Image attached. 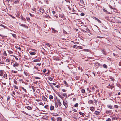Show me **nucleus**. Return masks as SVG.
<instances>
[{
  "instance_id": "nucleus-49",
  "label": "nucleus",
  "mask_w": 121,
  "mask_h": 121,
  "mask_svg": "<svg viewBox=\"0 0 121 121\" xmlns=\"http://www.w3.org/2000/svg\"><path fill=\"white\" fill-rule=\"evenodd\" d=\"M14 83L16 85L17 84V81L15 80L14 81Z\"/></svg>"
},
{
  "instance_id": "nucleus-6",
  "label": "nucleus",
  "mask_w": 121,
  "mask_h": 121,
  "mask_svg": "<svg viewBox=\"0 0 121 121\" xmlns=\"http://www.w3.org/2000/svg\"><path fill=\"white\" fill-rule=\"evenodd\" d=\"M95 65L96 66H99L100 65V64L99 63L96 62L95 63Z\"/></svg>"
},
{
  "instance_id": "nucleus-62",
  "label": "nucleus",
  "mask_w": 121,
  "mask_h": 121,
  "mask_svg": "<svg viewBox=\"0 0 121 121\" xmlns=\"http://www.w3.org/2000/svg\"><path fill=\"white\" fill-rule=\"evenodd\" d=\"M62 91L63 92H65L66 91L65 89H62Z\"/></svg>"
},
{
  "instance_id": "nucleus-61",
  "label": "nucleus",
  "mask_w": 121,
  "mask_h": 121,
  "mask_svg": "<svg viewBox=\"0 0 121 121\" xmlns=\"http://www.w3.org/2000/svg\"><path fill=\"white\" fill-rule=\"evenodd\" d=\"M82 31L83 32H84L85 33V32H87L86 31H85L84 30H82Z\"/></svg>"
},
{
  "instance_id": "nucleus-26",
  "label": "nucleus",
  "mask_w": 121,
  "mask_h": 121,
  "mask_svg": "<svg viewBox=\"0 0 121 121\" xmlns=\"http://www.w3.org/2000/svg\"><path fill=\"white\" fill-rule=\"evenodd\" d=\"M48 83H49V84L50 86H51L52 88L53 89V86L52 85V84L51 83H50V82H48Z\"/></svg>"
},
{
  "instance_id": "nucleus-2",
  "label": "nucleus",
  "mask_w": 121,
  "mask_h": 121,
  "mask_svg": "<svg viewBox=\"0 0 121 121\" xmlns=\"http://www.w3.org/2000/svg\"><path fill=\"white\" fill-rule=\"evenodd\" d=\"M68 102L66 101H65L63 100V104L64 105V106L65 107V108H66L68 107L67 104Z\"/></svg>"
},
{
  "instance_id": "nucleus-50",
  "label": "nucleus",
  "mask_w": 121,
  "mask_h": 121,
  "mask_svg": "<svg viewBox=\"0 0 121 121\" xmlns=\"http://www.w3.org/2000/svg\"><path fill=\"white\" fill-rule=\"evenodd\" d=\"M80 15L82 16H83L84 15V13H81Z\"/></svg>"
},
{
  "instance_id": "nucleus-41",
  "label": "nucleus",
  "mask_w": 121,
  "mask_h": 121,
  "mask_svg": "<svg viewBox=\"0 0 121 121\" xmlns=\"http://www.w3.org/2000/svg\"><path fill=\"white\" fill-rule=\"evenodd\" d=\"M6 62H10V60L9 59H7L6 60Z\"/></svg>"
},
{
  "instance_id": "nucleus-40",
  "label": "nucleus",
  "mask_w": 121,
  "mask_h": 121,
  "mask_svg": "<svg viewBox=\"0 0 121 121\" xmlns=\"http://www.w3.org/2000/svg\"><path fill=\"white\" fill-rule=\"evenodd\" d=\"M49 107V106L48 105H46L44 106V107L45 108L48 109V108Z\"/></svg>"
},
{
  "instance_id": "nucleus-56",
  "label": "nucleus",
  "mask_w": 121,
  "mask_h": 121,
  "mask_svg": "<svg viewBox=\"0 0 121 121\" xmlns=\"http://www.w3.org/2000/svg\"><path fill=\"white\" fill-rule=\"evenodd\" d=\"M34 69H35L36 70H38V68L36 66H34Z\"/></svg>"
},
{
  "instance_id": "nucleus-29",
  "label": "nucleus",
  "mask_w": 121,
  "mask_h": 121,
  "mask_svg": "<svg viewBox=\"0 0 121 121\" xmlns=\"http://www.w3.org/2000/svg\"><path fill=\"white\" fill-rule=\"evenodd\" d=\"M19 1V0H17L15 1L14 2V3L15 4H17L18 3Z\"/></svg>"
},
{
  "instance_id": "nucleus-48",
  "label": "nucleus",
  "mask_w": 121,
  "mask_h": 121,
  "mask_svg": "<svg viewBox=\"0 0 121 121\" xmlns=\"http://www.w3.org/2000/svg\"><path fill=\"white\" fill-rule=\"evenodd\" d=\"M55 118H54V117H52V121H56L54 120H55Z\"/></svg>"
},
{
  "instance_id": "nucleus-17",
  "label": "nucleus",
  "mask_w": 121,
  "mask_h": 121,
  "mask_svg": "<svg viewBox=\"0 0 121 121\" xmlns=\"http://www.w3.org/2000/svg\"><path fill=\"white\" fill-rule=\"evenodd\" d=\"M90 109L92 111H93L94 110V109L93 107H91L90 108Z\"/></svg>"
},
{
  "instance_id": "nucleus-51",
  "label": "nucleus",
  "mask_w": 121,
  "mask_h": 121,
  "mask_svg": "<svg viewBox=\"0 0 121 121\" xmlns=\"http://www.w3.org/2000/svg\"><path fill=\"white\" fill-rule=\"evenodd\" d=\"M111 119L110 118H108L106 120V121H111Z\"/></svg>"
},
{
  "instance_id": "nucleus-63",
  "label": "nucleus",
  "mask_w": 121,
  "mask_h": 121,
  "mask_svg": "<svg viewBox=\"0 0 121 121\" xmlns=\"http://www.w3.org/2000/svg\"><path fill=\"white\" fill-rule=\"evenodd\" d=\"M10 16L13 19H14L15 18V17H13L11 15H10Z\"/></svg>"
},
{
  "instance_id": "nucleus-37",
  "label": "nucleus",
  "mask_w": 121,
  "mask_h": 121,
  "mask_svg": "<svg viewBox=\"0 0 121 121\" xmlns=\"http://www.w3.org/2000/svg\"><path fill=\"white\" fill-rule=\"evenodd\" d=\"M52 30L54 31L55 32H57V30H55L54 28H52Z\"/></svg>"
},
{
  "instance_id": "nucleus-60",
  "label": "nucleus",
  "mask_w": 121,
  "mask_h": 121,
  "mask_svg": "<svg viewBox=\"0 0 121 121\" xmlns=\"http://www.w3.org/2000/svg\"><path fill=\"white\" fill-rule=\"evenodd\" d=\"M73 111H74V112H77V110H76L74 108H73Z\"/></svg>"
},
{
  "instance_id": "nucleus-64",
  "label": "nucleus",
  "mask_w": 121,
  "mask_h": 121,
  "mask_svg": "<svg viewBox=\"0 0 121 121\" xmlns=\"http://www.w3.org/2000/svg\"><path fill=\"white\" fill-rule=\"evenodd\" d=\"M115 119V118L114 117H113L112 119V120H114Z\"/></svg>"
},
{
  "instance_id": "nucleus-58",
  "label": "nucleus",
  "mask_w": 121,
  "mask_h": 121,
  "mask_svg": "<svg viewBox=\"0 0 121 121\" xmlns=\"http://www.w3.org/2000/svg\"><path fill=\"white\" fill-rule=\"evenodd\" d=\"M103 11L104 12H107V10H106V9H104L103 10Z\"/></svg>"
},
{
  "instance_id": "nucleus-55",
  "label": "nucleus",
  "mask_w": 121,
  "mask_h": 121,
  "mask_svg": "<svg viewBox=\"0 0 121 121\" xmlns=\"http://www.w3.org/2000/svg\"><path fill=\"white\" fill-rule=\"evenodd\" d=\"M77 46V45H73V48H76Z\"/></svg>"
},
{
  "instance_id": "nucleus-39",
  "label": "nucleus",
  "mask_w": 121,
  "mask_h": 121,
  "mask_svg": "<svg viewBox=\"0 0 121 121\" xmlns=\"http://www.w3.org/2000/svg\"><path fill=\"white\" fill-rule=\"evenodd\" d=\"M26 18V19L27 20V21H28V22H29L30 20V19L29 17H27Z\"/></svg>"
},
{
  "instance_id": "nucleus-5",
  "label": "nucleus",
  "mask_w": 121,
  "mask_h": 121,
  "mask_svg": "<svg viewBox=\"0 0 121 121\" xmlns=\"http://www.w3.org/2000/svg\"><path fill=\"white\" fill-rule=\"evenodd\" d=\"M40 11L42 13H43L44 12V10L43 9L41 8L40 9Z\"/></svg>"
},
{
  "instance_id": "nucleus-12",
  "label": "nucleus",
  "mask_w": 121,
  "mask_h": 121,
  "mask_svg": "<svg viewBox=\"0 0 121 121\" xmlns=\"http://www.w3.org/2000/svg\"><path fill=\"white\" fill-rule=\"evenodd\" d=\"M64 83L65 84V85L66 86H68V84L67 83V82L65 80L64 81Z\"/></svg>"
},
{
  "instance_id": "nucleus-14",
  "label": "nucleus",
  "mask_w": 121,
  "mask_h": 121,
  "mask_svg": "<svg viewBox=\"0 0 121 121\" xmlns=\"http://www.w3.org/2000/svg\"><path fill=\"white\" fill-rule=\"evenodd\" d=\"M111 110H106V113L107 114H108L111 113Z\"/></svg>"
},
{
  "instance_id": "nucleus-7",
  "label": "nucleus",
  "mask_w": 121,
  "mask_h": 121,
  "mask_svg": "<svg viewBox=\"0 0 121 121\" xmlns=\"http://www.w3.org/2000/svg\"><path fill=\"white\" fill-rule=\"evenodd\" d=\"M42 99L44 101H46L47 100V98L44 96L43 97Z\"/></svg>"
},
{
  "instance_id": "nucleus-31",
  "label": "nucleus",
  "mask_w": 121,
  "mask_h": 121,
  "mask_svg": "<svg viewBox=\"0 0 121 121\" xmlns=\"http://www.w3.org/2000/svg\"><path fill=\"white\" fill-rule=\"evenodd\" d=\"M48 78L49 80L51 81H52L53 79L51 77H48Z\"/></svg>"
},
{
  "instance_id": "nucleus-36",
  "label": "nucleus",
  "mask_w": 121,
  "mask_h": 121,
  "mask_svg": "<svg viewBox=\"0 0 121 121\" xmlns=\"http://www.w3.org/2000/svg\"><path fill=\"white\" fill-rule=\"evenodd\" d=\"M11 72L12 73H17V71H13V70L11 71Z\"/></svg>"
},
{
  "instance_id": "nucleus-54",
  "label": "nucleus",
  "mask_w": 121,
  "mask_h": 121,
  "mask_svg": "<svg viewBox=\"0 0 121 121\" xmlns=\"http://www.w3.org/2000/svg\"><path fill=\"white\" fill-rule=\"evenodd\" d=\"M114 106L115 108H118V106L116 105H115Z\"/></svg>"
},
{
  "instance_id": "nucleus-46",
  "label": "nucleus",
  "mask_w": 121,
  "mask_h": 121,
  "mask_svg": "<svg viewBox=\"0 0 121 121\" xmlns=\"http://www.w3.org/2000/svg\"><path fill=\"white\" fill-rule=\"evenodd\" d=\"M12 35L13 36L14 38H15L16 37V35L14 34H12Z\"/></svg>"
},
{
  "instance_id": "nucleus-16",
  "label": "nucleus",
  "mask_w": 121,
  "mask_h": 121,
  "mask_svg": "<svg viewBox=\"0 0 121 121\" xmlns=\"http://www.w3.org/2000/svg\"><path fill=\"white\" fill-rule=\"evenodd\" d=\"M65 1L68 4H70V2L69 0H65Z\"/></svg>"
},
{
  "instance_id": "nucleus-9",
  "label": "nucleus",
  "mask_w": 121,
  "mask_h": 121,
  "mask_svg": "<svg viewBox=\"0 0 121 121\" xmlns=\"http://www.w3.org/2000/svg\"><path fill=\"white\" fill-rule=\"evenodd\" d=\"M95 114L96 115H99V114L100 113V112H98L97 111H95Z\"/></svg>"
},
{
  "instance_id": "nucleus-28",
  "label": "nucleus",
  "mask_w": 121,
  "mask_h": 121,
  "mask_svg": "<svg viewBox=\"0 0 121 121\" xmlns=\"http://www.w3.org/2000/svg\"><path fill=\"white\" fill-rule=\"evenodd\" d=\"M108 107L109 108L112 109V106L111 105H107Z\"/></svg>"
},
{
  "instance_id": "nucleus-35",
  "label": "nucleus",
  "mask_w": 121,
  "mask_h": 121,
  "mask_svg": "<svg viewBox=\"0 0 121 121\" xmlns=\"http://www.w3.org/2000/svg\"><path fill=\"white\" fill-rule=\"evenodd\" d=\"M8 52L10 54H12L13 53V52L10 50H8Z\"/></svg>"
},
{
  "instance_id": "nucleus-22",
  "label": "nucleus",
  "mask_w": 121,
  "mask_h": 121,
  "mask_svg": "<svg viewBox=\"0 0 121 121\" xmlns=\"http://www.w3.org/2000/svg\"><path fill=\"white\" fill-rule=\"evenodd\" d=\"M30 54L31 55H35L36 54V53L35 52H31L30 53Z\"/></svg>"
},
{
  "instance_id": "nucleus-38",
  "label": "nucleus",
  "mask_w": 121,
  "mask_h": 121,
  "mask_svg": "<svg viewBox=\"0 0 121 121\" xmlns=\"http://www.w3.org/2000/svg\"><path fill=\"white\" fill-rule=\"evenodd\" d=\"M13 87L16 89H18V87L16 85H14L13 86Z\"/></svg>"
},
{
  "instance_id": "nucleus-10",
  "label": "nucleus",
  "mask_w": 121,
  "mask_h": 121,
  "mask_svg": "<svg viewBox=\"0 0 121 121\" xmlns=\"http://www.w3.org/2000/svg\"><path fill=\"white\" fill-rule=\"evenodd\" d=\"M21 18L22 19V20H23L25 21H26V19L24 17H23L22 15H21L20 16Z\"/></svg>"
},
{
  "instance_id": "nucleus-1",
  "label": "nucleus",
  "mask_w": 121,
  "mask_h": 121,
  "mask_svg": "<svg viewBox=\"0 0 121 121\" xmlns=\"http://www.w3.org/2000/svg\"><path fill=\"white\" fill-rule=\"evenodd\" d=\"M80 3H79V4L81 6L80 7H84L85 4L82 0H80Z\"/></svg>"
},
{
  "instance_id": "nucleus-4",
  "label": "nucleus",
  "mask_w": 121,
  "mask_h": 121,
  "mask_svg": "<svg viewBox=\"0 0 121 121\" xmlns=\"http://www.w3.org/2000/svg\"><path fill=\"white\" fill-rule=\"evenodd\" d=\"M94 19L98 21L99 22V23H101V21H100L96 17H94L93 18Z\"/></svg>"
},
{
  "instance_id": "nucleus-59",
  "label": "nucleus",
  "mask_w": 121,
  "mask_h": 121,
  "mask_svg": "<svg viewBox=\"0 0 121 121\" xmlns=\"http://www.w3.org/2000/svg\"><path fill=\"white\" fill-rule=\"evenodd\" d=\"M114 87V86H111L110 87V88H111L112 89Z\"/></svg>"
},
{
  "instance_id": "nucleus-3",
  "label": "nucleus",
  "mask_w": 121,
  "mask_h": 121,
  "mask_svg": "<svg viewBox=\"0 0 121 121\" xmlns=\"http://www.w3.org/2000/svg\"><path fill=\"white\" fill-rule=\"evenodd\" d=\"M57 103L58 105L59 106H60L62 104L60 102V100L59 99H57Z\"/></svg>"
},
{
  "instance_id": "nucleus-47",
  "label": "nucleus",
  "mask_w": 121,
  "mask_h": 121,
  "mask_svg": "<svg viewBox=\"0 0 121 121\" xmlns=\"http://www.w3.org/2000/svg\"><path fill=\"white\" fill-rule=\"evenodd\" d=\"M7 76V74H4V75L3 77L4 78L6 77Z\"/></svg>"
},
{
  "instance_id": "nucleus-52",
  "label": "nucleus",
  "mask_w": 121,
  "mask_h": 121,
  "mask_svg": "<svg viewBox=\"0 0 121 121\" xmlns=\"http://www.w3.org/2000/svg\"><path fill=\"white\" fill-rule=\"evenodd\" d=\"M45 45H47V46H51V45L49 43H46L45 44Z\"/></svg>"
},
{
  "instance_id": "nucleus-8",
  "label": "nucleus",
  "mask_w": 121,
  "mask_h": 121,
  "mask_svg": "<svg viewBox=\"0 0 121 121\" xmlns=\"http://www.w3.org/2000/svg\"><path fill=\"white\" fill-rule=\"evenodd\" d=\"M19 64H18L17 63V62L15 63L14 64L13 66V67H17L19 65Z\"/></svg>"
},
{
  "instance_id": "nucleus-11",
  "label": "nucleus",
  "mask_w": 121,
  "mask_h": 121,
  "mask_svg": "<svg viewBox=\"0 0 121 121\" xmlns=\"http://www.w3.org/2000/svg\"><path fill=\"white\" fill-rule=\"evenodd\" d=\"M32 107H33L32 106V107H31L29 106H28L27 107H26V108L28 110H31L32 109Z\"/></svg>"
},
{
  "instance_id": "nucleus-27",
  "label": "nucleus",
  "mask_w": 121,
  "mask_h": 121,
  "mask_svg": "<svg viewBox=\"0 0 121 121\" xmlns=\"http://www.w3.org/2000/svg\"><path fill=\"white\" fill-rule=\"evenodd\" d=\"M79 114L82 116H84L85 115L84 113L80 112H79Z\"/></svg>"
},
{
  "instance_id": "nucleus-25",
  "label": "nucleus",
  "mask_w": 121,
  "mask_h": 121,
  "mask_svg": "<svg viewBox=\"0 0 121 121\" xmlns=\"http://www.w3.org/2000/svg\"><path fill=\"white\" fill-rule=\"evenodd\" d=\"M33 61L35 62H38L40 61L39 59H35Z\"/></svg>"
},
{
  "instance_id": "nucleus-45",
  "label": "nucleus",
  "mask_w": 121,
  "mask_h": 121,
  "mask_svg": "<svg viewBox=\"0 0 121 121\" xmlns=\"http://www.w3.org/2000/svg\"><path fill=\"white\" fill-rule=\"evenodd\" d=\"M0 26H2V27H4V28H6V26H5L4 25H2V24H1L0 25Z\"/></svg>"
},
{
  "instance_id": "nucleus-34",
  "label": "nucleus",
  "mask_w": 121,
  "mask_h": 121,
  "mask_svg": "<svg viewBox=\"0 0 121 121\" xmlns=\"http://www.w3.org/2000/svg\"><path fill=\"white\" fill-rule=\"evenodd\" d=\"M3 54L5 56H7V54L6 53L5 51L4 52Z\"/></svg>"
},
{
  "instance_id": "nucleus-30",
  "label": "nucleus",
  "mask_w": 121,
  "mask_h": 121,
  "mask_svg": "<svg viewBox=\"0 0 121 121\" xmlns=\"http://www.w3.org/2000/svg\"><path fill=\"white\" fill-rule=\"evenodd\" d=\"M88 103L91 104H92L93 103V101L92 100H90L89 102H88Z\"/></svg>"
},
{
  "instance_id": "nucleus-21",
  "label": "nucleus",
  "mask_w": 121,
  "mask_h": 121,
  "mask_svg": "<svg viewBox=\"0 0 121 121\" xmlns=\"http://www.w3.org/2000/svg\"><path fill=\"white\" fill-rule=\"evenodd\" d=\"M21 88H22V90H23V91H25V93H26L27 91H26V89H24V88L23 87H21Z\"/></svg>"
},
{
  "instance_id": "nucleus-15",
  "label": "nucleus",
  "mask_w": 121,
  "mask_h": 121,
  "mask_svg": "<svg viewBox=\"0 0 121 121\" xmlns=\"http://www.w3.org/2000/svg\"><path fill=\"white\" fill-rule=\"evenodd\" d=\"M54 108V107L53 106L51 105L50 107V110H53Z\"/></svg>"
},
{
  "instance_id": "nucleus-42",
  "label": "nucleus",
  "mask_w": 121,
  "mask_h": 121,
  "mask_svg": "<svg viewBox=\"0 0 121 121\" xmlns=\"http://www.w3.org/2000/svg\"><path fill=\"white\" fill-rule=\"evenodd\" d=\"M46 69H44L43 70V72L44 73H45L46 72Z\"/></svg>"
},
{
  "instance_id": "nucleus-18",
  "label": "nucleus",
  "mask_w": 121,
  "mask_h": 121,
  "mask_svg": "<svg viewBox=\"0 0 121 121\" xmlns=\"http://www.w3.org/2000/svg\"><path fill=\"white\" fill-rule=\"evenodd\" d=\"M19 24L20 26H22L23 27H26V25H24V24Z\"/></svg>"
},
{
  "instance_id": "nucleus-33",
  "label": "nucleus",
  "mask_w": 121,
  "mask_h": 121,
  "mask_svg": "<svg viewBox=\"0 0 121 121\" xmlns=\"http://www.w3.org/2000/svg\"><path fill=\"white\" fill-rule=\"evenodd\" d=\"M0 76H3V73L2 72V70L0 71Z\"/></svg>"
},
{
  "instance_id": "nucleus-57",
  "label": "nucleus",
  "mask_w": 121,
  "mask_h": 121,
  "mask_svg": "<svg viewBox=\"0 0 121 121\" xmlns=\"http://www.w3.org/2000/svg\"><path fill=\"white\" fill-rule=\"evenodd\" d=\"M10 99V97L9 96H8L7 97V100L8 101Z\"/></svg>"
},
{
  "instance_id": "nucleus-23",
  "label": "nucleus",
  "mask_w": 121,
  "mask_h": 121,
  "mask_svg": "<svg viewBox=\"0 0 121 121\" xmlns=\"http://www.w3.org/2000/svg\"><path fill=\"white\" fill-rule=\"evenodd\" d=\"M81 92L82 93H84L85 92V90L84 89H82L81 90Z\"/></svg>"
},
{
  "instance_id": "nucleus-24",
  "label": "nucleus",
  "mask_w": 121,
  "mask_h": 121,
  "mask_svg": "<svg viewBox=\"0 0 121 121\" xmlns=\"http://www.w3.org/2000/svg\"><path fill=\"white\" fill-rule=\"evenodd\" d=\"M103 67L107 69V66L105 64H104L103 65Z\"/></svg>"
},
{
  "instance_id": "nucleus-13",
  "label": "nucleus",
  "mask_w": 121,
  "mask_h": 121,
  "mask_svg": "<svg viewBox=\"0 0 121 121\" xmlns=\"http://www.w3.org/2000/svg\"><path fill=\"white\" fill-rule=\"evenodd\" d=\"M90 88L92 90L93 92H94V91L95 90V88L94 87H90Z\"/></svg>"
},
{
  "instance_id": "nucleus-20",
  "label": "nucleus",
  "mask_w": 121,
  "mask_h": 121,
  "mask_svg": "<svg viewBox=\"0 0 121 121\" xmlns=\"http://www.w3.org/2000/svg\"><path fill=\"white\" fill-rule=\"evenodd\" d=\"M43 117V119H45L46 120H47L48 118V117L47 116H44Z\"/></svg>"
},
{
  "instance_id": "nucleus-43",
  "label": "nucleus",
  "mask_w": 121,
  "mask_h": 121,
  "mask_svg": "<svg viewBox=\"0 0 121 121\" xmlns=\"http://www.w3.org/2000/svg\"><path fill=\"white\" fill-rule=\"evenodd\" d=\"M86 30L88 32H90V30L88 28H87L86 29Z\"/></svg>"
},
{
  "instance_id": "nucleus-44",
  "label": "nucleus",
  "mask_w": 121,
  "mask_h": 121,
  "mask_svg": "<svg viewBox=\"0 0 121 121\" xmlns=\"http://www.w3.org/2000/svg\"><path fill=\"white\" fill-rule=\"evenodd\" d=\"M84 51L89 52V49H84Z\"/></svg>"
},
{
  "instance_id": "nucleus-32",
  "label": "nucleus",
  "mask_w": 121,
  "mask_h": 121,
  "mask_svg": "<svg viewBox=\"0 0 121 121\" xmlns=\"http://www.w3.org/2000/svg\"><path fill=\"white\" fill-rule=\"evenodd\" d=\"M78 103H76L74 105V106L76 107H78Z\"/></svg>"
},
{
  "instance_id": "nucleus-53",
  "label": "nucleus",
  "mask_w": 121,
  "mask_h": 121,
  "mask_svg": "<svg viewBox=\"0 0 121 121\" xmlns=\"http://www.w3.org/2000/svg\"><path fill=\"white\" fill-rule=\"evenodd\" d=\"M35 78L36 79H40V78H39V77H35Z\"/></svg>"
},
{
  "instance_id": "nucleus-19",
  "label": "nucleus",
  "mask_w": 121,
  "mask_h": 121,
  "mask_svg": "<svg viewBox=\"0 0 121 121\" xmlns=\"http://www.w3.org/2000/svg\"><path fill=\"white\" fill-rule=\"evenodd\" d=\"M53 96L51 95H49V99H53Z\"/></svg>"
}]
</instances>
